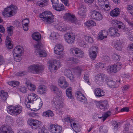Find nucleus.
Segmentation results:
<instances>
[{
    "label": "nucleus",
    "instance_id": "nucleus-1",
    "mask_svg": "<svg viewBox=\"0 0 133 133\" xmlns=\"http://www.w3.org/2000/svg\"><path fill=\"white\" fill-rule=\"evenodd\" d=\"M39 17L46 24H50L54 21V15L49 11H45L40 14Z\"/></svg>",
    "mask_w": 133,
    "mask_h": 133
},
{
    "label": "nucleus",
    "instance_id": "nucleus-2",
    "mask_svg": "<svg viewBox=\"0 0 133 133\" xmlns=\"http://www.w3.org/2000/svg\"><path fill=\"white\" fill-rule=\"evenodd\" d=\"M17 9V7L14 5H11L9 7L5 8L2 12L3 15L5 17H9L14 15Z\"/></svg>",
    "mask_w": 133,
    "mask_h": 133
},
{
    "label": "nucleus",
    "instance_id": "nucleus-3",
    "mask_svg": "<svg viewBox=\"0 0 133 133\" xmlns=\"http://www.w3.org/2000/svg\"><path fill=\"white\" fill-rule=\"evenodd\" d=\"M22 107L20 105H18L15 106H8L7 109L8 112L11 115H14L16 114H19L22 111Z\"/></svg>",
    "mask_w": 133,
    "mask_h": 133
},
{
    "label": "nucleus",
    "instance_id": "nucleus-4",
    "mask_svg": "<svg viewBox=\"0 0 133 133\" xmlns=\"http://www.w3.org/2000/svg\"><path fill=\"white\" fill-rule=\"evenodd\" d=\"M43 69L42 66L38 64L31 65L28 68L29 72L35 74L40 73Z\"/></svg>",
    "mask_w": 133,
    "mask_h": 133
},
{
    "label": "nucleus",
    "instance_id": "nucleus-5",
    "mask_svg": "<svg viewBox=\"0 0 133 133\" xmlns=\"http://www.w3.org/2000/svg\"><path fill=\"white\" fill-rule=\"evenodd\" d=\"M28 123L29 125L31 126L32 129L34 130L39 129L42 125L41 122L40 121L33 119H31L30 120L28 121Z\"/></svg>",
    "mask_w": 133,
    "mask_h": 133
},
{
    "label": "nucleus",
    "instance_id": "nucleus-6",
    "mask_svg": "<svg viewBox=\"0 0 133 133\" xmlns=\"http://www.w3.org/2000/svg\"><path fill=\"white\" fill-rule=\"evenodd\" d=\"M70 51L71 53L75 55L78 58H82L84 55L83 51L79 48L76 47L72 48L70 49Z\"/></svg>",
    "mask_w": 133,
    "mask_h": 133
},
{
    "label": "nucleus",
    "instance_id": "nucleus-7",
    "mask_svg": "<svg viewBox=\"0 0 133 133\" xmlns=\"http://www.w3.org/2000/svg\"><path fill=\"white\" fill-rule=\"evenodd\" d=\"M36 50L37 51L38 53L39 54L40 56L41 57L46 56L47 54L44 50H42V49L43 47V45L40 42L38 43L34 46Z\"/></svg>",
    "mask_w": 133,
    "mask_h": 133
},
{
    "label": "nucleus",
    "instance_id": "nucleus-8",
    "mask_svg": "<svg viewBox=\"0 0 133 133\" xmlns=\"http://www.w3.org/2000/svg\"><path fill=\"white\" fill-rule=\"evenodd\" d=\"M63 18L67 20L70 21L71 22L76 24H78L79 22L77 20L76 18L74 15L69 13H67L64 15Z\"/></svg>",
    "mask_w": 133,
    "mask_h": 133
},
{
    "label": "nucleus",
    "instance_id": "nucleus-9",
    "mask_svg": "<svg viewBox=\"0 0 133 133\" xmlns=\"http://www.w3.org/2000/svg\"><path fill=\"white\" fill-rule=\"evenodd\" d=\"M48 67L51 72H54L55 70L59 67V63L58 61L54 60L53 62L49 61L48 63Z\"/></svg>",
    "mask_w": 133,
    "mask_h": 133
},
{
    "label": "nucleus",
    "instance_id": "nucleus-10",
    "mask_svg": "<svg viewBox=\"0 0 133 133\" xmlns=\"http://www.w3.org/2000/svg\"><path fill=\"white\" fill-rule=\"evenodd\" d=\"M75 36L72 33H66L64 36L65 41L69 44H72L74 42Z\"/></svg>",
    "mask_w": 133,
    "mask_h": 133
},
{
    "label": "nucleus",
    "instance_id": "nucleus-11",
    "mask_svg": "<svg viewBox=\"0 0 133 133\" xmlns=\"http://www.w3.org/2000/svg\"><path fill=\"white\" fill-rule=\"evenodd\" d=\"M90 17L92 19L98 21L101 20L103 18V16L101 13L96 10L91 12Z\"/></svg>",
    "mask_w": 133,
    "mask_h": 133
},
{
    "label": "nucleus",
    "instance_id": "nucleus-12",
    "mask_svg": "<svg viewBox=\"0 0 133 133\" xmlns=\"http://www.w3.org/2000/svg\"><path fill=\"white\" fill-rule=\"evenodd\" d=\"M122 67V64L120 63H117L115 64L111 65L109 68L111 72L116 73L119 71Z\"/></svg>",
    "mask_w": 133,
    "mask_h": 133
},
{
    "label": "nucleus",
    "instance_id": "nucleus-13",
    "mask_svg": "<svg viewBox=\"0 0 133 133\" xmlns=\"http://www.w3.org/2000/svg\"><path fill=\"white\" fill-rule=\"evenodd\" d=\"M49 129L53 133H61L62 130V127L57 124H51Z\"/></svg>",
    "mask_w": 133,
    "mask_h": 133
},
{
    "label": "nucleus",
    "instance_id": "nucleus-14",
    "mask_svg": "<svg viewBox=\"0 0 133 133\" xmlns=\"http://www.w3.org/2000/svg\"><path fill=\"white\" fill-rule=\"evenodd\" d=\"M96 105L100 109L105 110L107 109L108 107V103L106 100L98 101L97 102Z\"/></svg>",
    "mask_w": 133,
    "mask_h": 133
},
{
    "label": "nucleus",
    "instance_id": "nucleus-15",
    "mask_svg": "<svg viewBox=\"0 0 133 133\" xmlns=\"http://www.w3.org/2000/svg\"><path fill=\"white\" fill-rule=\"evenodd\" d=\"M53 102L56 105V108L58 109L62 108L63 106V103L61 101L60 99L57 97H55L53 99Z\"/></svg>",
    "mask_w": 133,
    "mask_h": 133
},
{
    "label": "nucleus",
    "instance_id": "nucleus-16",
    "mask_svg": "<svg viewBox=\"0 0 133 133\" xmlns=\"http://www.w3.org/2000/svg\"><path fill=\"white\" fill-rule=\"evenodd\" d=\"M37 95L34 93H31L29 94L26 100V102L27 103H32L34 101H36L38 98Z\"/></svg>",
    "mask_w": 133,
    "mask_h": 133
},
{
    "label": "nucleus",
    "instance_id": "nucleus-17",
    "mask_svg": "<svg viewBox=\"0 0 133 133\" xmlns=\"http://www.w3.org/2000/svg\"><path fill=\"white\" fill-rule=\"evenodd\" d=\"M59 85L63 89H65L68 86L67 82L66 81L64 77L62 76L60 78L58 81Z\"/></svg>",
    "mask_w": 133,
    "mask_h": 133
},
{
    "label": "nucleus",
    "instance_id": "nucleus-18",
    "mask_svg": "<svg viewBox=\"0 0 133 133\" xmlns=\"http://www.w3.org/2000/svg\"><path fill=\"white\" fill-rule=\"evenodd\" d=\"M63 46L61 44H59L56 45L54 48V52L55 54L60 55L62 53L63 50Z\"/></svg>",
    "mask_w": 133,
    "mask_h": 133
},
{
    "label": "nucleus",
    "instance_id": "nucleus-19",
    "mask_svg": "<svg viewBox=\"0 0 133 133\" xmlns=\"http://www.w3.org/2000/svg\"><path fill=\"white\" fill-rule=\"evenodd\" d=\"M118 30L117 29L111 27L109 29V32L112 37H118L120 36L119 34L117 32Z\"/></svg>",
    "mask_w": 133,
    "mask_h": 133
},
{
    "label": "nucleus",
    "instance_id": "nucleus-20",
    "mask_svg": "<svg viewBox=\"0 0 133 133\" xmlns=\"http://www.w3.org/2000/svg\"><path fill=\"white\" fill-rule=\"evenodd\" d=\"M77 96V99L83 103H86L87 102V99L86 97L84 96L83 94L80 92L77 91L76 93Z\"/></svg>",
    "mask_w": 133,
    "mask_h": 133
},
{
    "label": "nucleus",
    "instance_id": "nucleus-21",
    "mask_svg": "<svg viewBox=\"0 0 133 133\" xmlns=\"http://www.w3.org/2000/svg\"><path fill=\"white\" fill-rule=\"evenodd\" d=\"M111 22L113 26H118V28L119 29H123L124 28V24L119 21L113 19L112 20Z\"/></svg>",
    "mask_w": 133,
    "mask_h": 133
},
{
    "label": "nucleus",
    "instance_id": "nucleus-22",
    "mask_svg": "<svg viewBox=\"0 0 133 133\" xmlns=\"http://www.w3.org/2000/svg\"><path fill=\"white\" fill-rule=\"evenodd\" d=\"M108 32L106 30H101L98 34V38L100 40H102L104 38H106L108 35Z\"/></svg>",
    "mask_w": 133,
    "mask_h": 133
},
{
    "label": "nucleus",
    "instance_id": "nucleus-23",
    "mask_svg": "<svg viewBox=\"0 0 133 133\" xmlns=\"http://www.w3.org/2000/svg\"><path fill=\"white\" fill-rule=\"evenodd\" d=\"M7 126H2L0 128V133H14V132Z\"/></svg>",
    "mask_w": 133,
    "mask_h": 133
},
{
    "label": "nucleus",
    "instance_id": "nucleus-24",
    "mask_svg": "<svg viewBox=\"0 0 133 133\" xmlns=\"http://www.w3.org/2000/svg\"><path fill=\"white\" fill-rule=\"evenodd\" d=\"M94 93L96 96L98 97H102L104 95V92L99 88H97L95 89Z\"/></svg>",
    "mask_w": 133,
    "mask_h": 133
},
{
    "label": "nucleus",
    "instance_id": "nucleus-25",
    "mask_svg": "<svg viewBox=\"0 0 133 133\" xmlns=\"http://www.w3.org/2000/svg\"><path fill=\"white\" fill-rule=\"evenodd\" d=\"M65 74L71 81H73L74 79V77L70 70L68 69L66 70L65 72Z\"/></svg>",
    "mask_w": 133,
    "mask_h": 133
},
{
    "label": "nucleus",
    "instance_id": "nucleus-26",
    "mask_svg": "<svg viewBox=\"0 0 133 133\" xmlns=\"http://www.w3.org/2000/svg\"><path fill=\"white\" fill-rule=\"evenodd\" d=\"M85 9L84 6L83 5H81L78 9V14L81 16L84 17L85 16Z\"/></svg>",
    "mask_w": 133,
    "mask_h": 133
},
{
    "label": "nucleus",
    "instance_id": "nucleus-27",
    "mask_svg": "<svg viewBox=\"0 0 133 133\" xmlns=\"http://www.w3.org/2000/svg\"><path fill=\"white\" fill-rule=\"evenodd\" d=\"M95 79L99 82H103L104 79L106 80V77L104 74L101 73L95 76Z\"/></svg>",
    "mask_w": 133,
    "mask_h": 133
},
{
    "label": "nucleus",
    "instance_id": "nucleus-28",
    "mask_svg": "<svg viewBox=\"0 0 133 133\" xmlns=\"http://www.w3.org/2000/svg\"><path fill=\"white\" fill-rule=\"evenodd\" d=\"M53 8L56 10L58 11H62L64 9L63 5L61 3H58V4L54 5L53 6Z\"/></svg>",
    "mask_w": 133,
    "mask_h": 133
},
{
    "label": "nucleus",
    "instance_id": "nucleus-29",
    "mask_svg": "<svg viewBox=\"0 0 133 133\" xmlns=\"http://www.w3.org/2000/svg\"><path fill=\"white\" fill-rule=\"evenodd\" d=\"M5 42L6 47L8 49H10L12 48L13 45L11 43V39L8 36L6 37Z\"/></svg>",
    "mask_w": 133,
    "mask_h": 133
},
{
    "label": "nucleus",
    "instance_id": "nucleus-30",
    "mask_svg": "<svg viewBox=\"0 0 133 133\" xmlns=\"http://www.w3.org/2000/svg\"><path fill=\"white\" fill-rule=\"evenodd\" d=\"M29 23V20L26 18L22 21V24L23 30L27 31L28 30V24Z\"/></svg>",
    "mask_w": 133,
    "mask_h": 133
},
{
    "label": "nucleus",
    "instance_id": "nucleus-31",
    "mask_svg": "<svg viewBox=\"0 0 133 133\" xmlns=\"http://www.w3.org/2000/svg\"><path fill=\"white\" fill-rule=\"evenodd\" d=\"M120 13L119 8H115L110 12V15L112 16H117Z\"/></svg>",
    "mask_w": 133,
    "mask_h": 133
},
{
    "label": "nucleus",
    "instance_id": "nucleus-32",
    "mask_svg": "<svg viewBox=\"0 0 133 133\" xmlns=\"http://www.w3.org/2000/svg\"><path fill=\"white\" fill-rule=\"evenodd\" d=\"M21 48H22V47L21 46H17L13 50V53L16 54V55L21 54L22 50L21 49Z\"/></svg>",
    "mask_w": 133,
    "mask_h": 133
},
{
    "label": "nucleus",
    "instance_id": "nucleus-33",
    "mask_svg": "<svg viewBox=\"0 0 133 133\" xmlns=\"http://www.w3.org/2000/svg\"><path fill=\"white\" fill-rule=\"evenodd\" d=\"M106 81L107 82L108 85L111 87H114L116 83L111 79H109L108 78H106Z\"/></svg>",
    "mask_w": 133,
    "mask_h": 133
},
{
    "label": "nucleus",
    "instance_id": "nucleus-34",
    "mask_svg": "<svg viewBox=\"0 0 133 133\" xmlns=\"http://www.w3.org/2000/svg\"><path fill=\"white\" fill-rule=\"evenodd\" d=\"M67 60L69 61V62L71 63V64L74 63H78L79 62V61L78 59L73 57L68 58L67 59Z\"/></svg>",
    "mask_w": 133,
    "mask_h": 133
},
{
    "label": "nucleus",
    "instance_id": "nucleus-35",
    "mask_svg": "<svg viewBox=\"0 0 133 133\" xmlns=\"http://www.w3.org/2000/svg\"><path fill=\"white\" fill-rule=\"evenodd\" d=\"M57 29L60 31H65L68 29V28L66 27L63 24L61 23L58 27H56Z\"/></svg>",
    "mask_w": 133,
    "mask_h": 133
},
{
    "label": "nucleus",
    "instance_id": "nucleus-36",
    "mask_svg": "<svg viewBox=\"0 0 133 133\" xmlns=\"http://www.w3.org/2000/svg\"><path fill=\"white\" fill-rule=\"evenodd\" d=\"M46 91V89L44 85L40 86L38 89L37 92L38 93L42 94L44 93Z\"/></svg>",
    "mask_w": 133,
    "mask_h": 133
},
{
    "label": "nucleus",
    "instance_id": "nucleus-37",
    "mask_svg": "<svg viewBox=\"0 0 133 133\" xmlns=\"http://www.w3.org/2000/svg\"><path fill=\"white\" fill-rule=\"evenodd\" d=\"M8 96V93L4 92V91L2 90L0 92V96L3 100L6 101Z\"/></svg>",
    "mask_w": 133,
    "mask_h": 133
},
{
    "label": "nucleus",
    "instance_id": "nucleus-38",
    "mask_svg": "<svg viewBox=\"0 0 133 133\" xmlns=\"http://www.w3.org/2000/svg\"><path fill=\"white\" fill-rule=\"evenodd\" d=\"M66 94L67 97L69 98L72 99L73 98L71 94V88H69L66 90Z\"/></svg>",
    "mask_w": 133,
    "mask_h": 133
},
{
    "label": "nucleus",
    "instance_id": "nucleus-39",
    "mask_svg": "<svg viewBox=\"0 0 133 133\" xmlns=\"http://www.w3.org/2000/svg\"><path fill=\"white\" fill-rule=\"evenodd\" d=\"M32 38L36 41H38L41 38V36L39 33L35 32L32 34Z\"/></svg>",
    "mask_w": 133,
    "mask_h": 133
},
{
    "label": "nucleus",
    "instance_id": "nucleus-40",
    "mask_svg": "<svg viewBox=\"0 0 133 133\" xmlns=\"http://www.w3.org/2000/svg\"><path fill=\"white\" fill-rule=\"evenodd\" d=\"M43 114V116L48 117H52L54 115L53 112L50 110H48L44 112Z\"/></svg>",
    "mask_w": 133,
    "mask_h": 133
},
{
    "label": "nucleus",
    "instance_id": "nucleus-41",
    "mask_svg": "<svg viewBox=\"0 0 133 133\" xmlns=\"http://www.w3.org/2000/svg\"><path fill=\"white\" fill-rule=\"evenodd\" d=\"M78 124L77 125L75 123H73V126L72 127L74 131L77 133L79 132L80 129L79 127H78Z\"/></svg>",
    "mask_w": 133,
    "mask_h": 133
},
{
    "label": "nucleus",
    "instance_id": "nucleus-42",
    "mask_svg": "<svg viewBox=\"0 0 133 133\" xmlns=\"http://www.w3.org/2000/svg\"><path fill=\"white\" fill-rule=\"evenodd\" d=\"M114 46L116 49L119 50H121L123 47L122 45L118 41L115 43Z\"/></svg>",
    "mask_w": 133,
    "mask_h": 133
},
{
    "label": "nucleus",
    "instance_id": "nucleus-43",
    "mask_svg": "<svg viewBox=\"0 0 133 133\" xmlns=\"http://www.w3.org/2000/svg\"><path fill=\"white\" fill-rule=\"evenodd\" d=\"M74 71L77 74L79 75L81 74L82 69L81 67L77 66L74 68Z\"/></svg>",
    "mask_w": 133,
    "mask_h": 133
},
{
    "label": "nucleus",
    "instance_id": "nucleus-44",
    "mask_svg": "<svg viewBox=\"0 0 133 133\" xmlns=\"http://www.w3.org/2000/svg\"><path fill=\"white\" fill-rule=\"evenodd\" d=\"M37 3L40 6L43 7L45 6V3L48 1V0H37Z\"/></svg>",
    "mask_w": 133,
    "mask_h": 133
},
{
    "label": "nucleus",
    "instance_id": "nucleus-45",
    "mask_svg": "<svg viewBox=\"0 0 133 133\" xmlns=\"http://www.w3.org/2000/svg\"><path fill=\"white\" fill-rule=\"evenodd\" d=\"M89 55L91 58L93 60L95 59L96 58L97 53L89 51Z\"/></svg>",
    "mask_w": 133,
    "mask_h": 133
},
{
    "label": "nucleus",
    "instance_id": "nucleus-46",
    "mask_svg": "<svg viewBox=\"0 0 133 133\" xmlns=\"http://www.w3.org/2000/svg\"><path fill=\"white\" fill-rule=\"evenodd\" d=\"M8 84L10 86L15 87L19 85V82L17 81H12L9 82Z\"/></svg>",
    "mask_w": 133,
    "mask_h": 133
},
{
    "label": "nucleus",
    "instance_id": "nucleus-47",
    "mask_svg": "<svg viewBox=\"0 0 133 133\" xmlns=\"http://www.w3.org/2000/svg\"><path fill=\"white\" fill-rule=\"evenodd\" d=\"M13 27L12 26L7 27V31L8 35L9 36H11L12 35L13 33Z\"/></svg>",
    "mask_w": 133,
    "mask_h": 133
},
{
    "label": "nucleus",
    "instance_id": "nucleus-48",
    "mask_svg": "<svg viewBox=\"0 0 133 133\" xmlns=\"http://www.w3.org/2000/svg\"><path fill=\"white\" fill-rule=\"evenodd\" d=\"M107 131V127L105 126H101L99 128V132L101 133H105Z\"/></svg>",
    "mask_w": 133,
    "mask_h": 133
},
{
    "label": "nucleus",
    "instance_id": "nucleus-49",
    "mask_svg": "<svg viewBox=\"0 0 133 133\" xmlns=\"http://www.w3.org/2000/svg\"><path fill=\"white\" fill-rule=\"evenodd\" d=\"M85 40L89 43H92L93 42L92 38L88 35L85 36Z\"/></svg>",
    "mask_w": 133,
    "mask_h": 133
},
{
    "label": "nucleus",
    "instance_id": "nucleus-50",
    "mask_svg": "<svg viewBox=\"0 0 133 133\" xmlns=\"http://www.w3.org/2000/svg\"><path fill=\"white\" fill-rule=\"evenodd\" d=\"M89 51L97 53L98 52V48L95 46H92L89 49Z\"/></svg>",
    "mask_w": 133,
    "mask_h": 133
},
{
    "label": "nucleus",
    "instance_id": "nucleus-51",
    "mask_svg": "<svg viewBox=\"0 0 133 133\" xmlns=\"http://www.w3.org/2000/svg\"><path fill=\"white\" fill-rule=\"evenodd\" d=\"M21 54L16 55L14 57V60L17 62H19L22 59L21 57Z\"/></svg>",
    "mask_w": 133,
    "mask_h": 133
},
{
    "label": "nucleus",
    "instance_id": "nucleus-52",
    "mask_svg": "<svg viewBox=\"0 0 133 133\" xmlns=\"http://www.w3.org/2000/svg\"><path fill=\"white\" fill-rule=\"evenodd\" d=\"M78 44L80 46L85 48L86 47L87 44L84 42L83 41L79 40L78 41Z\"/></svg>",
    "mask_w": 133,
    "mask_h": 133
},
{
    "label": "nucleus",
    "instance_id": "nucleus-53",
    "mask_svg": "<svg viewBox=\"0 0 133 133\" xmlns=\"http://www.w3.org/2000/svg\"><path fill=\"white\" fill-rule=\"evenodd\" d=\"M104 66L105 65L104 64L102 63H98L95 65L97 69L99 68L102 69L103 68H104Z\"/></svg>",
    "mask_w": 133,
    "mask_h": 133
},
{
    "label": "nucleus",
    "instance_id": "nucleus-54",
    "mask_svg": "<svg viewBox=\"0 0 133 133\" xmlns=\"http://www.w3.org/2000/svg\"><path fill=\"white\" fill-rule=\"evenodd\" d=\"M36 102L37 104L39 105V108L40 109L41 108L43 105V103L40 98H38L37 99Z\"/></svg>",
    "mask_w": 133,
    "mask_h": 133
},
{
    "label": "nucleus",
    "instance_id": "nucleus-55",
    "mask_svg": "<svg viewBox=\"0 0 133 133\" xmlns=\"http://www.w3.org/2000/svg\"><path fill=\"white\" fill-rule=\"evenodd\" d=\"M28 74V72L27 71H20L17 73L16 74V76H22L25 75H26Z\"/></svg>",
    "mask_w": 133,
    "mask_h": 133
},
{
    "label": "nucleus",
    "instance_id": "nucleus-56",
    "mask_svg": "<svg viewBox=\"0 0 133 133\" xmlns=\"http://www.w3.org/2000/svg\"><path fill=\"white\" fill-rule=\"evenodd\" d=\"M111 113L110 111H108L105 112L104 114L103 117V121H104L108 117L111 115Z\"/></svg>",
    "mask_w": 133,
    "mask_h": 133
},
{
    "label": "nucleus",
    "instance_id": "nucleus-57",
    "mask_svg": "<svg viewBox=\"0 0 133 133\" xmlns=\"http://www.w3.org/2000/svg\"><path fill=\"white\" fill-rule=\"evenodd\" d=\"M18 89L21 92L24 93H26L27 92L26 88L24 86L20 87L18 88Z\"/></svg>",
    "mask_w": 133,
    "mask_h": 133
},
{
    "label": "nucleus",
    "instance_id": "nucleus-58",
    "mask_svg": "<svg viewBox=\"0 0 133 133\" xmlns=\"http://www.w3.org/2000/svg\"><path fill=\"white\" fill-rule=\"evenodd\" d=\"M84 79L87 83L89 84H90V83L89 81V78L88 75L87 74H85L84 75Z\"/></svg>",
    "mask_w": 133,
    "mask_h": 133
},
{
    "label": "nucleus",
    "instance_id": "nucleus-59",
    "mask_svg": "<svg viewBox=\"0 0 133 133\" xmlns=\"http://www.w3.org/2000/svg\"><path fill=\"white\" fill-rule=\"evenodd\" d=\"M120 57L119 55L114 54L112 56V58L114 60L119 61V60Z\"/></svg>",
    "mask_w": 133,
    "mask_h": 133
},
{
    "label": "nucleus",
    "instance_id": "nucleus-60",
    "mask_svg": "<svg viewBox=\"0 0 133 133\" xmlns=\"http://www.w3.org/2000/svg\"><path fill=\"white\" fill-rule=\"evenodd\" d=\"M112 125L114 127V129L115 130V131H116L118 130V124L116 122H113Z\"/></svg>",
    "mask_w": 133,
    "mask_h": 133
},
{
    "label": "nucleus",
    "instance_id": "nucleus-61",
    "mask_svg": "<svg viewBox=\"0 0 133 133\" xmlns=\"http://www.w3.org/2000/svg\"><path fill=\"white\" fill-rule=\"evenodd\" d=\"M51 89L53 91V92L55 93H56V92L59 90L57 87L53 85H51Z\"/></svg>",
    "mask_w": 133,
    "mask_h": 133
},
{
    "label": "nucleus",
    "instance_id": "nucleus-62",
    "mask_svg": "<svg viewBox=\"0 0 133 133\" xmlns=\"http://www.w3.org/2000/svg\"><path fill=\"white\" fill-rule=\"evenodd\" d=\"M127 9L128 10V12L129 13L130 11L133 9V6L131 5H127Z\"/></svg>",
    "mask_w": 133,
    "mask_h": 133
},
{
    "label": "nucleus",
    "instance_id": "nucleus-63",
    "mask_svg": "<svg viewBox=\"0 0 133 133\" xmlns=\"http://www.w3.org/2000/svg\"><path fill=\"white\" fill-rule=\"evenodd\" d=\"M41 132L42 133H49L48 130L45 129L44 127H43L41 129Z\"/></svg>",
    "mask_w": 133,
    "mask_h": 133
},
{
    "label": "nucleus",
    "instance_id": "nucleus-64",
    "mask_svg": "<svg viewBox=\"0 0 133 133\" xmlns=\"http://www.w3.org/2000/svg\"><path fill=\"white\" fill-rule=\"evenodd\" d=\"M56 93L57 96L59 97H60L62 96V92L59 90L56 92Z\"/></svg>",
    "mask_w": 133,
    "mask_h": 133
}]
</instances>
